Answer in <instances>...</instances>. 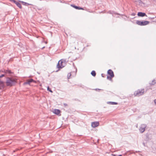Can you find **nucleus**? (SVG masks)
<instances>
[{"instance_id": "24", "label": "nucleus", "mask_w": 156, "mask_h": 156, "mask_svg": "<svg viewBox=\"0 0 156 156\" xmlns=\"http://www.w3.org/2000/svg\"><path fill=\"white\" fill-rule=\"evenodd\" d=\"M10 1L13 2L14 3H15V2H16V1L15 0H9Z\"/></svg>"}, {"instance_id": "16", "label": "nucleus", "mask_w": 156, "mask_h": 156, "mask_svg": "<svg viewBox=\"0 0 156 156\" xmlns=\"http://www.w3.org/2000/svg\"><path fill=\"white\" fill-rule=\"evenodd\" d=\"M156 83V79H154L153 80L152 82L151 83H150V84L151 85H154Z\"/></svg>"}, {"instance_id": "14", "label": "nucleus", "mask_w": 156, "mask_h": 156, "mask_svg": "<svg viewBox=\"0 0 156 156\" xmlns=\"http://www.w3.org/2000/svg\"><path fill=\"white\" fill-rule=\"evenodd\" d=\"M4 72L5 73H8L9 74H11L12 73L10 70L9 69L5 70L4 71Z\"/></svg>"}, {"instance_id": "25", "label": "nucleus", "mask_w": 156, "mask_h": 156, "mask_svg": "<svg viewBox=\"0 0 156 156\" xmlns=\"http://www.w3.org/2000/svg\"><path fill=\"white\" fill-rule=\"evenodd\" d=\"M4 74H2L0 76V78L4 76Z\"/></svg>"}, {"instance_id": "19", "label": "nucleus", "mask_w": 156, "mask_h": 156, "mask_svg": "<svg viewBox=\"0 0 156 156\" xmlns=\"http://www.w3.org/2000/svg\"><path fill=\"white\" fill-rule=\"evenodd\" d=\"M20 2H21V3H23V4L24 5H29V4L27 3H26V2H23V1H20Z\"/></svg>"}, {"instance_id": "11", "label": "nucleus", "mask_w": 156, "mask_h": 156, "mask_svg": "<svg viewBox=\"0 0 156 156\" xmlns=\"http://www.w3.org/2000/svg\"><path fill=\"white\" fill-rule=\"evenodd\" d=\"M53 112L55 114L58 115L60 112V111L59 109H55L54 110Z\"/></svg>"}, {"instance_id": "10", "label": "nucleus", "mask_w": 156, "mask_h": 156, "mask_svg": "<svg viewBox=\"0 0 156 156\" xmlns=\"http://www.w3.org/2000/svg\"><path fill=\"white\" fill-rule=\"evenodd\" d=\"M71 5L73 7H74V8L77 9H83L82 8L76 6L74 5Z\"/></svg>"}, {"instance_id": "7", "label": "nucleus", "mask_w": 156, "mask_h": 156, "mask_svg": "<svg viewBox=\"0 0 156 156\" xmlns=\"http://www.w3.org/2000/svg\"><path fill=\"white\" fill-rule=\"evenodd\" d=\"M99 125V122H92L91 123V126L93 128H95L98 126Z\"/></svg>"}, {"instance_id": "13", "label": "nucleus", "mask_w": 156, "mask_h": 156, "mask_svg": "<svg viewBox=\"0 0 156 156\" xmlns=\"http://www.w3.org/2000/svg\"><path fill=\"white\" fill-rule=\"evenodd\" d=\"M60 62H63L65 66L66 63V59H62L60 60Z\"/></svg>"}, {"instance_id": "26", "label": "nucleus", "mask_w": 156, "mask_h": 156, "mask_svg": "<svg viewBox=\"0 0 156 156\" xmlns=\"http://www.w3.org/2000/svg\"><path fill=\"white\" fill-rule=\"evenodd\" d=\"M136 15V14L135 13H132L131 14L133 16H135V15Z\"/></svg>"}, {"instance_id": "35", "label": "nucleus", "mask_w": 156, "mask_h": 156, "mask_svg": "<svg viewBox=\"0 0 156 156\" xmlns=\"http://www.w3.org/2000/svg\"><path fill=\"white\" fill-rule=\"evenodd\" d=\"M138 152H139V151H138ZM136 152H137V151H136Z\"/></svg>"}, {"instance_id": "33", "label": "nucleus", "mask_w": 156, "mask_h": 156, "mask_svg": "<svg viewBox=\"0 0 156 156\" xmlns=\"http://www.w3.org/2000/svg\"><path fill=\"white\" fill-rule=\"evenodd\" d=\"M118 156H122L121 155H119Z\"/></svg>"}, {"instance_id": "27", "label": "nucleus", "mask_w": 156, "mask_h": 156, "mask_svg": "<svg viewBox=\"0 0 156 156\" xmlns=\"http://www.w3.org/2000/svg\"><path fill=\"white\" fill-rule=\"evenodd\" d=\"M64 105L65 106H67V104L66 103L64 104Z\"/></svg>"}, {"instance_id": "17", "label": "nucleus", "mask_w": 156, "mask_h": 156, "mask_svg": "<svg viewBox=\"0 0 156 156\" xmlns=\"http://www.w3.org/2000/svg\"><path fill=\"white\" fill-rule=\"evenodd\" d=\"M91 75L94 76H95L96 75V72H95V71L93 70V71H92L91 72Z\"/></svg>"}, {"instance_id": "30", "label": "nucleus", "mask_w": 156, "mask_h": 156, "mask_svg": "<svg viewBox=\"0 0 156 156\" xmlns=\"http://www.w3.org/2000/svg\"><path fill=\"white\" fill-rule=\"evenodd\" d=\"M100 90V89H97V88H96V89H95V90Z\"/></svg>"}, {"instance_id": "31", "label": "nucleus", "mask_w": 156, "mask_h": 156, "mask_svg": "<svg viewBox=\"0 0 156 156\" xmlns=\"http://www.w3.org/2000/svg\"><path fill=\"white\" fill-rule=\"evenodd\" d=\"M76 72H77V69H76V73H75V75H76Z\"/></svg>"}, {"instance_id": "23", "label": "nucleus", "mask_w": 156, "mask_h": 156, "mask_svg": "<svg viewBox=\"0 0 156 156\" xmlns=\"http://www.w3.org/2000/svg\"><path fill=\"white\" fill-rule=\"evenodd\" d=\"M136 2H139V3H140L141 2V0H136Z\"/></svg>"}, {"instance_id": "1", "label": "nucleus", "mask_w": 156, "mask_h": 156, "mask_svg": "<svg viewBox=\"0 0 156 156\" xmlns=\"http://www.w3.org/2000/svg\"><path fill=\"white\" fill-rule=\"evenodd\" d=\"M6 83L7 86H12L15 84L16 81L14 79L11 78H8L7 79Z\"/></svg>"}, {"instance_id": "12", "label": "nucleus", "mask_w": 156, "mask_h": 156, "mask_svg": "<svg viewBox=\"0 0 156 156\" xmlns=\"http://www.w3.org/2000/svg\"><path fill=\"white\" fill-rule=\"evenodd\" d=\"M16 5L19 7L20 9L22 8V6L21 4L19 3V2H16H16H15V3Z\"/></svg>"}, {"instance_id": "20", "label": "nucleus", "mask_w": 156, "mask_h": 156, "mask_svg": "<svg viewBox=\"0 0 156 156\" xmlns=\"http://www.w3.org/2000/svg\"><path fill=\"white\" fill-rule=\"evenodd\" d=\"M71 76V73H69L67 75V77L68 79H69L70 78V77Z\"/></svg>"}, {"instance_id": "9", "label": "nucleus", "mask_w": 156, "mask_h": 156, "mask_svg": "<svg viewBox=\"0 0 156 156\" xmlns=\"http://www.w3.org/2000/svg\"><path fill=\"white\" fill-rule=\"evenodd\" d=\"M137 15L138 16L140 17H144L145 16H147L145 13L141 12H138Z\"/></svg>"}, {"instance_id": "18", "label": "nucleus", "mask_w": 156, "mask_h": 156, "mask_svg": "<svg viewBox=\"0 0 156 156\" xmlns=\"http://www.w3.org/2000/svg\"><path fill=\"white\" fill-rule=\"evenodd\" d=\"M108 103L111 105H117L118 104L117 103L114 102H108Z\"/></svg>"}, {"instance_id": "32", "label": "nucleus", "mask_w": 156, "mask_h": 156, "mask_svg": "<svg viewBox=\"0 0 156 156\" xmlns=\"http://www.w3.org/2000/svg\"><path fill=\"white\" fill-rule=\"evenodd\" d=\"M44 47H43L42 48V49H43V48H44Z\"/></svg>"}, {"instance_id": "6", "label": "nucleus", "mask_w": 156, "mask_h": 156, "mask_svg": "<svg viewBox=\"0 0 156 156\" xmlns=\"http://www.w3.org/2000/svg\"><path fill=\"white\" fill-rule=\"evenodd\" d=\"M65 65L64 64L63 62H60V61H59L57 65V67L59 68H62L65 66Z\"/></svg>"}, {"instance_id": "4", "label": "nucleus", "mask_w": 156, "mask_h": 156, "mask_svg": "<svg viewBox=\"0 0 156 156\" xmlns=\"http://www.w3.org/2000/svg\"><path fill=\"white\" fill-rule=\"evenodd\" d=\"M107 73L110 76H107V79L111 80L112 78L114 76L113 72L111 69H110L108 70Z\"/></svg>"}, {"instance_id": "5", "label": "nucleus", "mask_w": 156, "mask_h": 156, "mask_svg": "<svg viewBox=\"0 0 156 156\" xmlns=\"http://www.w3.org/2000/svg\"><path fill=\"white\" fill-rule=\"evenodd\" d=\"M146 126V125L145 124H142L141 125L139 130L141 133H143L145 131V128Z\"/></svg>"}, {"instance_id": "22", "label": "nucleus", "mask_w": 156, "mask_h": 156, "mask_svg": "<svg viewBox=\"0 0 156 156\" xmlns=\"http://www.w3.org/2000/svg\"><path fill=\"white\" fill-rule=\"evenodd\" d=\"M113 12H114L113 11H110L108 12V13H109L110 14H113Z\"/></svg>"}, {"instance_id": "8", "label": "nucleus", "mask_w": 156, "mask_h": 156, "mask_svg": "<svg viewBox=\"0 0 156 156\" xmlns=\"http://www.w3.org/2000/svg\"><path fill=\"white\" fill-rule=\"evenodd\" d=\"M35 81L33 79H30L29 80H27L26 82H25L23 83L24 85H26L27 84L30 85L31 83L32 82H34Z\"/></svg>"}, {"instance_id": "29", "label": "nucleus", "mask_w": 156, "mask_h": 156, "mask_svg": "<svg viewBox=\"0 0 156 156\" xmlns=\"http://www.w3.org/2000/svg\"><path fill=\"white\" fill-rule=\"evenodd\" d=\"M143 145H144V146H145V143H143Z\"/></svg>"}, {"instance_id": "21", "label": "nucleus", "mask_w": 156, "mask_h": 156, "mask_svg": "<svg viewBox=\"0 0 156 156\" xmlns=\"http://www.w3.org/2000/svg\"><path fill=\"white\" fill-rule=\"evenodd\" d=\"M48 90L49 91L51 92H52V91L49 88V87H48L47 88Z\"/></svg>"}, {"instance_id": "3", "label": "nucleus", "mask_w": 156, "mask_h": 156, "mask_svg": "<svg viewBox=\"0 0 156 156\" xmlns=\"http://www.w3.org/2000/svg\"><path fill=\"white\" fill-rule=\"evenodd\" d=\"M144 89L140 90H137L135 91L134 94L135 96H140L144 94Z\"/></svg>"}, {"instance_id": "28", "label": "nucleus", "mask_w": 156, "mask_h": 156, "mask_svg": "<svg viewBox=\"0 0 156 156\" xmlns=\"http://www.w3.org/2000/svg\"><path fill=\"white\" fill-rule=\"evenodd\" d=\"M154 103H155V105H156V99H155L154 100Z\"/></svg>"}, {"instance_id": "15", "label": "nucleus", "mask_w": 156, "mask_h": 156, "mask_svg": "<svg viewBox=\"0 0 156 156\" xmlns=\"http://www.w3.org/2000/svg\"><path fill=\"white\" fill-rule=\"evenodd\" d=\"M4 86V82L0 80V88H3Z\"/></svg>"}, {"instance_id": "34", "label": "nucleus", "mask_w": 156, "mask_h": 156, "mask_svg": "<svg viewBox=\"0 0 156 156\" xmlns=\"http://www.w3.org/2000/svg\"><path fill=\"white\" fill-rule=\"evenodd\" d=\"M103 75V74H101V76H102V77H103L104 76H103V75Z\"/></svg>"}, {"instance_id": "2", "label": "nucleus", "mask_w": 156, "mask_h": 156, "mask_svg": "<svg viewBox=\"0 0 156 156\" xmlns=\"http://www.w3.org/2000/svg\"><path fill=\"white\" fill-rule=\"evenodd\" d=\"M149 23V22L147 21H141L139 20H137L136 23L139 25L145 26L148 24Z\"/></svg>"}]
</instances>
